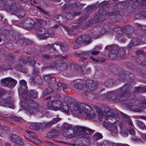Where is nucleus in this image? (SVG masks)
Returning a JSON list of instances; mask_svg holds the SVG:
<instances>
[{
    "label": "nucleus",
    "mask_w": 146,
    "mask_h": 146,
    "mask_svg": "<svg viewBox=\"0 0 146 146\" xmlns=\"http://www.w3.org/2000/svg\"><path fill=\"white\" fill-rule=\"evenodd\" d=\"M132 88L131 83H127L117 92H108L106 94L105 96L108 98H111L115 103L124 101L130 96V91Z\"/></svg>",
    "instance_id": "1"
},
{
    "label": "nucleus",
    "mask_w": 146,
    "mask_h": 146,
    "mask_svg": "<svg viewBox=\"0 0 146 146\" xmlns=\"http://www.w3.org/2000/svg\"><path fill=\"white\" fill-rule=\"evenodd\" d=\"M72 105V107L71 106L70 107V108L72 112L74 114H76L77 113H78V112L80 113H81L83 111L86 113L88 116L90 118L93 117L95 115L93 113H90L88 108L84 106H87L92 109L90 106L88 105L83 104H80L79 106L78 103H74Z\"/></svg>",
    "instance_id": "2"
},
{
    "label": "nucleus",
    "mask_w": 146,
    "mask_h": 146,
    "mask_svg": "<svg viewBox=\"0 0 146 146\" xmlns=\"http://www.w3.org/2000/svg\"><path fill=\"white\" fill-rule=\"evenodd\" d=\"M13 1L8 0L5 3V8L6 11H12L11 14L14 15L19 17H23L26 13V11L24 9L19 10L15 4H12Z\"/></svg>",
    "instance_id": "3"
},
{
    "label": "nucleus",
    "mask_w": 146,
    "mask_h": 146,
    "mask_svg": "<svg viewBox=\"0 0 146 146\" xmlns=\"http://www.w3.org/2000/svg\"><path fill=\"white\" fill-rule=\"evenodd\" d=\"M113 48V50H111L110 53V58L111 59H114L116 58H121L125 56L126 53L124 48L119 49L117 46H114Z\"/></svg>",
    "instance_id": "4"
},
{
    "label": "nucleus",
    "mask_w": 146,
    "mask_h": 146,
    "mask_svg": "<svg viewBox=\"0 0 146 146\" xmlns=\"http://www.w3.org/2000/svg\"><path fill=\"white\" fill-rule=\"evenodd\" d=\"M0 82L2 86L11 89L13 88L17 82L16 80L10 77L2 79L1 80Z\"/></svg>",
    "instance_id": "5"
},
{
    "label": "nucleus",
    "mask_w": 146,
    "mask_h": 146,
    "mask_svg": "<svg viewBox=\"0 0 146 146\" xmlns=\"http://www.w3.org/2000/svg\"><path fill=\"white\" fill-rule=\"evenodd\" d=\"M104 112L105 117L106 120H107L110 117L116 118V120H118L119 118V116L117 113V112L114 110L110 109L108 107L105 106L104 107Z\"/></svg>",
    "instance_id": "6"
},
{
    "label": "nucleus",
    "mask_w": 146,
    "mask_h": 146,
    "mask_svg": "<svg viewBox=\"0 0 146 146\" xmlns=\"http://www.w3.org/2000/svg\"><path fill=\"white\" fill-rule=\"evenodd\" d=\"M108 16L107 12H106L105 11H102V10H98L96 12L94 18V21H95L96 23L101 22L102 21H105L106 19V16Z\"/></svg>",
    "instance_id": "7"
},
{
    "label": "nucleus",
    "mask_w": 146,
    "mask_h": 146,
    "mask_svg": "<svg viewBox=\"0 0 146 146\" xmlns=\"http://www.w3.org/2000/svg\"><path fill=\"white\" fill-rule=\"evenodd\" d=\"M92 41V38L89 36L83 35L80 36L76 40V42L78 44H80L82 43H84L87 45Z\"/></svg>",
    "instance_id": "8"
},
{
    "label": "nucleus",
    "mask_w": 146,
    "mask_h": 146,
    "mask_svg": "<svg viewBox=\"0 0 146 146\" xmlns=\"http://www.w3.org/2000/svg\"><path fill=\"white\" fill-rule=\"evenodd\" d=\"M62 103L59 100H54L48 102L47 106L49 108L52 109L56 111L61 108Z\"/></svg>",
    "instance_id": "9"
},
{
    "label": "nucleus",
    "mask_w": 146,
    "mask_h": 146,
    "mask_svg": "<svg viewBox=\"0 0 146 146\" xmlns=\"http://www.w3.org/2000/svg\"><path fill=\"white\" fill-rule=\"evenodd\" d=\"M34 23V21L30 18L23 20L21 23H20L21 27L29 31L32 30Z\"/></svg>",
    "instance_id": "10"
},
{
    "label": "nucleus",
    "mask_w": 146,
    "mask_h": 146,
    "mask_svg": "<svg viewBox=\"0 0 146 146\" xmlns=\"http://www.w3.org/2000/svg\"><path fill=\"white\" fill-rule=\"evenodd\" d=\"M97 82L91 80H87L86 81V87L83 89L86 92L93 91L97 88Z\"/></svg>",
    "instance_id": "11"
},
{
    "label": "nucleus",
    "mask_w": 146,
    "mask_h": 146,
    "mask_svg": "<svg viewBox=\"0 0 146 146\" xmlns=\"http://www.w3.org/2000/svg\"><path fill=\"white\" fill-rule=\"evenodd\" d=\"M105 30L103 27H98L94 28L91 31V34L94 38H97L98 36L105 33Z\"/></svg>",
    "instance_id": "12"
},
{
    "label": "nucleus",
    "mask_w": 146,
    "mask_h": 146,
    "mask_svg": "<svg viewBox=\"0 0 146 146\" xmlns=\"http://www.w3.org/2000/svg\"><path fill=\"white\" fill-rule=\"evenodd\" d=\"M74 130L77 133L83 132L89 135L92 134L95 131L86 127L80 126H75Z\"/></svg>",
    "instance_id": "13"
},
{
    "label": "nucleus",
    "mask_w": 146,
    "mask_h": 146,
    "mask_svg": "<svg viewBox=\"0 0 146 146\" xmlns=\"http://www.w3.org/2000/svg\"><path fill=\"white\" fill-rule=\"evenodd\" d=\"M34 58L33 57H25L22 58L21 59H20L19 61V63L18 64L17 67L19 68L20 70H22L23 68L22 67L23 66L28 62H33Z\"/></svg>",
    "instance_id": "14"
},
{
    "label": "nucleus",
    "mask_w": 146,
    "mask_h": 146,
    "mask_svg": "<svg viewBox=\"0 0 146 146\" xmlns=\"http://www.w3.org/2000/svg\"><path fill=\"white\" fill-rule=\"evenodd\" d=\"M33 103L35 105L33 106V108H29L26 110V113L29 115L35 114L40 110V108L38 107V104L35 102H33Z\"/></svg>",
    "instance_id": "15"
},
{
    "label": "nucleus",
    "mask_w": 146,
    "mask_h": 146,
    "mask_svg": "<svg viewBox=\"0 0 146 146\" xmlns=\"http://www.w3.org/2000/svg\"><path fill=\"white\" fill-rule=\"evenodd\" d=\"M128 77L127 75L125 74L124 73H123L119 76L118 79L123 82H125L127 80L126 78ZM128 81H133L134 79V76L131 74H130L128 76Z\"/></svg>",
    "instance_id": "16"
},
{
    "label": "nucleus",
    "mask_w": 146,
    "mask_h": 146,
    "mask_svg": "<svg viewBox=\"0 0 146 146\" xmlns=\"http://www.w3.org/2000/svg\"><path fill=\"white\" fill-rule=\"evenodd\" d=\"M71 84L76 89L83 90L84 88L82 80H77L71 82Z\"/></svg>",
    "instance_id": "17"
},
{
    "label": "nucleus",
    "mask_w": 146,
    "mask_h": 146,
    "mask_svg": "<svg viewBox=\"0 0 146 146\" xmlns=\"http://www.w3.org/2000/svg\"><path fill=\"white\" fill-rule=\"evenodd\" d=\"M31 81L35 84L41 85L43 83V80L41 76H31L30 77Z\"/></svg>",
    "instance_id": "18"
},
{
    "label": "nucleus",
    "mask_w": 146,
    "mask_h": 146,
    "mask_svg": "<svg viewBox=\"0 0 146 146\" xmlns=\"http://www.w3.org/2000/svg\"><path fill=\"white\" fill-rule=\"evenodd\" d=\"M44 79L46 82L50 86H53L56 83V79L54 77L51 76L50 74L44 76Z\"/></svg>",
    "instance_id": "19"
},
{
    "label": "nucleus",
    "mask_w": 146,
    "mask_h": 146,
    "mask_svg": "<svg viewBox=\"0 0 146 146\" xmlns=\"http://www.w3.org/2000/svg\"><path fill=\"white\" fill-rule=\"evenodd\" d=\"M75 54L81 57L80 59V63L81 62H82L84 60L87 59V58L89 55V52L83 51L80 52H76Z\"/></svg>",
    "instance_id": "20"
},
{
    "label": "nucleus",
    "mask_w": 146,
    "mask_h": 146,
    "mask_svg": "<svg viewBox=\"0 0 146 146\" xmlns=\"http://www.w3.org/2000/svg\"><path fill=\"white\" fill-rule=\"evenodd\" d=\"M98 6L99 7V10H102V11H105L106 12H107L108 7V2L105 1L99 4Z\"/></svg>",
    "instance_id": "21"
},
{
    "label": "nucleus",
    "mask_w": 146,
    "mask_h": 146,
    "mask_svg": "<svg viewBox=\"0 0 146 146\" xmlns=\"http://www.w3.org/2000/svg\"><path fill=\"white\" fill-rule=\"evenodd\" d=\"M136 62L138 65L143 66L146 65V58L143 55L139 56L138 58H136Z\"/></svg>",
    "instance_id": "22"
},
{
    "label": "nucleus",
    "mask_w": 146,
    "mask_h": 146,
    "mask_svg": "<svg viewBox=\"0 0 146 146\" xmlns=\"http://www.w3.org/2000/svg\"><path fill=\"white\" fill-rule=\"evenodd\" d=\"M24 91V92H19V94H21L23 98L26 100L30 101L31 95L30 94V91H29L27 89Z\"/></svg>",
    "instance_id": "23"
},
{
    "label": "nucleus",
    "mask_w": 146,
    "mask_h": 146,
    "mask_svg": "<svg viewBox=\"0 0 146 146\" xmlns=\"http://www.w3.org/2000/svg\"><path fill=\"white\" fill-rule=\"evenodd\" d=\"M117 6L115 5L113 7V11H112L107 12L108 16H116L119 15L120 13L118 9H117Z\"/></svg>",
    "instance_id": "24"
},
{
    "label": "nucleus",
    "mask_w": 146,
    "mask_h": 146,
    "mask_svg": "<svg viewBox=\"0 0 146 146\" xmlns=\"http://www.w3.org/2000/svg\"><path fill=\"white\" fill-rule=\"evenodd\" d=\"M20 87L19 92H24V90L27 89V82L24 80H22L20 81Z\"/></svg>",
    "instance_id": "25"
},
{
    "label": "nucleus",
    "mask_w": 146,
    "mask_h": 146,
    "mask_svg": "<svg viewBox=\"0 0 146 146\" xmlns=\"http://www.w3.org/2000/svg\"><path fill=\"white\" fill-rule=\"evenodd\" d=\"M143 101L141 102V106H140L137 105H131L129 107V109L130 110L133 111L134 112H139L140 111H141L142 110V107L143 108H145L146 107V106L145 107L142 106V102Z\"/></svg>",
    "instance_id": "26"
},
{
    "label": "nucleus",
    "mask_w": 146,
    "mask_h": 146,
    "mask_svg": "<svg viewBox=\"0 0 146 146\" xmlns=\"http://www.w3.org/2000/svg\"><path fill=\"white\" fill-rule=\"evenodd\" d=\"M97 5L96 4H93L88 5L85 9V11L87 13V15H89L91 13L93 10H96L97 9Z\"/></svg>",
    "instance_id": "27"
},
{
    "label": "nucleus",
    "mask_w": 146,
    "mask_h": 146,
    "mask_svg": "<svg viewBox=\"0 0 146 146\" xmlns=\"http://www.w3.org/2000/svg\"><path fill=\"white\" fill-rule=\"evenodd\" d=\"M58 134L59 133L56 130H53L48 133L46 137L49 138H54L58 136Z\"/></svg>",
    "instance_id": "28"
},
{
    "label": "nucleus",
    "mask_w": 146,
    "mask_h": 146,
    "mask_svg": "<svg viewBox=\"0 0 146 146\" xmlns=\"http://www.w3.org/2000/svg\"><path fill=\"white\" fill-rule=\"evenodd\" d=\"M1 102L2 103H5L4 106H6L8 105V106L10 108H12L13 106V104L12 102L8 99H3Z\"/></svg>",
    "instance_id": "29"
},
{
    "label": "nucleus",
    "mask_w": 146,
    "mask_h": 146,
    "mask_svg": "<svg viewBox=\"0 0 146 146\" xmlns=\"http://www.w3.org/2000/svg\"><path fill=\"white\" fill-rule=\"evenodd\" d=\"M57 64L56 62H54L49 66L43 67L42 68V70H44L45 69H54L57 67Z\"/></svg>",
    "instance_id": "30"
},
{
    "label": "nucleus",
    "mask_w": 146,
    "mask_h": 146,
    "mask_svg": "<svg viewBox=\"0 0 146 146\" xmlns=\"http://www.w3.org/2000/svg\"><path fill=\"white\" fill-rule=\"evenodd\" d=\"M133 30V28L132 27L129 25H128L125 27H124L123 31L126 34L129 35L132 33Z\"/></svg>",
    "instance_id": "31"
},
{
    "label": "nucleus",
    "mask_w": 146,
    "mask_h": 146,
    "mask_svg": "<svg viewBox=\"0 0 146 146\" xmlns=\"http://www.w3.org/2000/svg\"><path fill=\"white\" fill-rule=\"evenodd\" d=\"M120 114L121 116L125 119L126 121L129 125L131 126H133V124L131 122V121L127 115L122 112H120Z\"/></svg>",
    "instance_id": "32"
},
{
    "label": "nucleus",
    "mask_w": 146,
    "mask_h": 146,
    "mask_svg": "<svg viewBox=\"0 0 146 146\" xmlns=\"http://www.w3.org/2000/svg\"><path fill=\"white\" fill-rule=\"evenodd\" d=\"M72 125L65 123L64 124L63 127V131L64 132H68V131L70 130L71 131V130H73L72 128Z\"/></svg>",
    "instance_id": "33"
},
{
    "label": "nucleus",
    "mask_w": 146,
    "mask_h": 146,
    "mask_svg": "<svg viewBox=\"0 0 146 146\" xmlns=\"http://www.w3.org/2000/svg\"><path fill=\"white\" fill-rule=\"evenodd\" d=\"M137 2L141 4L139 7L140 10L144 9H146V0H137Z\"/></svg>",
    "instance_id": "34"
},
{
    "label": "nucleus",
    "mask_w": 146,
    "mask_h": 146,
    "mask_svg": "<svg viewBox=\"0 0 146 146\" xmlns=\"http://www.w3.org/2000/svg\"><path fill=\"white\" fill-rule=\"evenodd\" d=\"M49 36V34L47 31H44V33H43L40 35H37V36L41 39H45Z\"/></svg>",
    "instance_id": "35"
},
{
    "label": "nucleus",
    "mask_w": 146,
    "mask_h": 146,
    "mask_svg": "<svg viewBox=\"0 0 146 146\" xmlns=\"http://www.w3.org/2000/svg\"><path fill=\"white\" fill-rule=\"evenodd\" d=\"M84 4L80 3L79 2L73 3H70V5L71 9L73 8H78L79 7L85 5Z\"/></svg>",
    "instance_id": "36"
},
{
    "label": "nucleus",
    "mask_w": 146,
    "mask_h": 146,
    "mask_svg": "<svg viewBox=\"0 0 146 146\" xmlns=\"http://www.w3.org/2000/svg\"><path fill=\"white\" fill-rule=\"evenodd\" d=\"M145 89L144 87H135L133 89L132 92L134 93L143 92L144 91Z\"/></svg>",
    "instance_id": "37"
},
{
    "label": "nucleus",
    "mask_w": 146,
    "mask_h": 146,
    "mask_svg": "<svg viewBox=\"0 0 146 146\" xmlns=\"http://www.w3.org/2000/svg\"><path fill=\"white\" fill-rule=\"evenodd\" d=\"M110 130L111 132V134L113 135L114 134H117L118 131L117 127L115 125H113L111 126L110 128Z\"/></svg>",
    "instance_id": "38"
},
{
    "label": "nucleus",
    "mask_w": 146,
    "mask_h": 146,
    "mask_svg": "<svg viewBox=\"0 0 146 146\" xmlns=\"http://www.w3.org/2000/svg\"><path fill=\"white\" fill-rule=\"evenodd\" d=\"M60 48L62 51L63 52H66L68 50V45L66 43H62L60 45Z\"/></svg>",
    "instance_id": "39"
},
{
    "label": "nucleus",
    "mask_w": 146,
    "mask_h": 146,
    "mask_svg": "<svg viewBox=\"0 0 146 146\" xmlns=\"http://www.w3.org/2000/svg\"><path fill=\"white\" fill-rule=\"evenodd\" d=\"M53 89L50 87H48L46 88L43 92V96H46L50 94L53 91Z\"/></svg>",
    "instance_id": "40"
},
{
    "label": "nucleus",
    "mask_w": 146,
    "mask_h": 146,
    "mask_svg": "<svg viewBox=\"0 0 146 146\" xmlns=\"http://www.w3.org/2000/svg\"><path fill=\"white\" fill-rule=\"evenodd\" d=\"M143 17L146 19V11H142L138 13L135 16V18H137L138 17Z\"/></svg>",
    "instance_id": "41"
},
{
    "label": "nucleus",
    "mask_w": 146,
    "mask_h": 146,
    "mask_svg": "<svg viewBox=\"0 0 146 146\" xmlns=\"http://www.w3.org/2000/svg\"><path fill=\"white\" fill-rule=\"evenodd\" d=\"M103 137L102 134L99 133H97L95 134L93 136V138L94 141H96Z\"/></svg>",
    "instance_id": "42"
},
{
    "label": "nucleus",
    "mask_w": 146,
    "mask_h": 146,
    "mask_svg": "<svg viewBox=\"0 0 146 146\" xmlns=\"http://www.w3.org/2000/svg\"><path fill=\"white\" fill-rule=\"evenodd\" d=\"M63 17L60 15H56L54 17V20L58 23L60 24L61 21L63 20Z\"/></svg>",
    "instance_id": "43"
},
{
    "label": "nucleus",
    "mask_w": 146,
    "mask_h": 146,
    "mask_svg": "<svg viewBox=\"0 0 146 146\" xmlns=\"http://www.w3.org/2000/svg\"><path fill=\"white\" fill-rule=\"evenodd\" d=\"M26 38H22L16 42V43L20 46H26Z\"/></svg>",
    "instance_id": "44"
},
{
    "label": "nucleus",
    "mask_w": 146,
    "mask_h": 146,
    "mask_svg": "<svg viewBox=\"0 0 146 146\" xmlns=\"http://www.w3.org/2000/svg\"><path fill=\"white\" fill-rule=\"evenodd\" d=\"M105 84L107 87H111L113 85L114 82L112 80L108 79L105 82Z\"/></svg>",
    "instance_id": "45"
},
{
    "label": "nucleus",
    "mask_w": 146,
    "mask_h": 146,
    "mask_svg": "<svg viewBox=\"0 0 146 146\" xmlns=\"http://www.w3.org/2000/svg\"><path fill=\"white\" fill-rule=\"evenodd\" d=\"M54 47V44H48L47 45L44 46L43 47V48L45 50H48L50 48H52L54 50H56V48H57L56 46H55V48Z\"/></svg>",
    "instance_id": "46"
},
{
    "label": "nucleus",
    "mask_w": 146,
    "mask_h": 146,
    "mask_svg": "<svg viewBox=\"0 0 146 146\" xmlns=\"http://www.w3.org/2000/svg\"><path fill=\"white\" fill-rule=\"evenodd\" d=\"M113 144L112 142L107 141H104L101 144L100 146H113Z\"/></svg>",
    "instance_id": "47"
},
{
    "label": "nucleus",
    "mask_w": 146,
    "mask_h": 146,
    "mask_svg": "<svg viewBox=\"0 0 146 146\" xmlns=\"http://www.w3.org/2000/svg\"><path fill=\"white\" fill-rule=\"evenodd\" d=\"M131 43L134 46L137 45L140 42L139 39L137 38H133L132 39Z\"/></svg>",
    "instance_id": "48"
},
{
    "label": "nucleus",
    "mask_w": 146,
    "mask_h": 146,
    "mask_svg": "<svg viewBox=\"0 0 146 146\" xmlns=\"http://www.w3.org/2000/svg\"><path fill=\"white\" fill-rule=\"evenodd\" d=\"M93 24V20L92 19H90V20H89L86 22L84 25L85 26V29L87 28H88L89 27H90L92 26ZM83 29L84 28H83L84 27H82Z\"/></svg>",
    "instance_id": "49"
},
{
    "label": "nucleus",
    "mask_w": 146,
    "mask_h": 146,
    "mask_svg": "<svg viewBox=\"0 0 146 146\" xmlns=\"http://www.w3.org/2000/svg\"><path fill=\"white\" fill-rule=\"evenodd\" d=\"M60 109L61 111L67 113L68 112L69 109L68 105L66 104L65 105H63L62 108Z\"/></svg>",
    "instance_id": "50"
},
{
    "label": "nucleus",
    "mask_w": 146,
    "mask_h": 146,
    "mask_svg": "<svg viewBox=\"0 0 146 146\" xmlns=\"http://www.w3.org/2000/svg\"><path fill=\"white\" fill-rule=\"evenodd\" d=\"M90 58L92 60L96 62H104L105 61V59L104 58H103L102 59L99 58L98 59H97L96 58H94L93 56H91L90 57Z\"/></svg>",
    "instance_id": "51"
},
{
    "label": "nucleus",
    "mask_w": 146,
    "mask_h": 146,
    "mask_svg": "<svg viewBox=\"0 0 146 146\" xmlns=\"http://www.w3.org/2000/svg\"><path fill=\"white\" fill-rule=\"evenodd\" d=\"M89 16V15H84L80 17L79 19L80 23L85 22Z\"/></svg>",
    "instance_id": "52"
},
{
    "label": "nucleus",
    "mask_w": 146,
    "mask_h": 146,
    "mask_svg": "<svg viewBox=\"0 0 146 146\" xmlns=\"http://www.w3.org/2000/svg\"><path fill=\"white\" fill-rule=\"evenodd\" d=\"M137 125L141 128L145 129H146V127L144 124L142 122L137 121Z\"/></svg>",
    "instance_id": "53"
},
{
    "label": "nucleus",
    "mask_w": 146,
    "mask_h": 146,
    "mask_svg": "<svg viewBox=\"0 0 146 146\" xmlns=\"http://www.w3.org/2000/svg\"><path fill=\"white\" fill-rule=\"evenodd\" d=\"M19 137L17 135L12 134L10 136L11 141L14 143L16 142Z\"/></svg>",
    "instance_id": "54"
},
{
    "label": "nucleus",
    "mask_w": 146,
    "mask_h": 146,
    "mask_svg": "<svg viewBox=\"0 0 146 146\" xmlns=\"http://www.w3.org/2000/svg\"><path fill=\"white\" fill-rule=\"evenodd\" d=\"M71 9L70 4H65L62 7V11H66V10H69Z\"/></svg>",
    "instance_id": "55"
},
{
    "label": "nucleus",
    "mask_w": 146,
    "mask_h": 146,
    "mask_svg": "<svg viewBox=\"0 0 146 146\" xmlns=\"http://www.w3.org/2000/svg\"><path fill=\"white\" fill-rule=\"evenodd\" d=\"M88 64V63L87 62H84V65H82L80 66V68L82 70V72L83 74H85L86 67Z\"/></svg>",
    "instance_id": "56"
},
{
    "label": "nucleus",
    "mask_w": 146,
    "mask_h": 146,
    "mask_svg": "<svg viewBox=\"0 0 146 146\" xmlns=\"http://www.w3.org/2000/svg\"><path fill=\"white\" fill-rule=\"evenodd\" d=\"M30 92L31 98L32 97L33 98H35L37 97V92L36 91L34 90H31L30 91Z\"/></svg>",
    "instance_id": "57"
},
{
    "label": "nucleus",
    "mask_w": 146,
    "mask_h": 146,
    "mask_svg": "<svg viewBox=\"0 0 146 146\" xmlns=\"http://www.w3.org/2000/svg\"><path fill=\"white\" fill-rule=\"evenodd\" d=\"M70 131L72 133L69 134V132H66V137L67 139L71 138L73 137L74 136V131L73 130H71Z\"/></svg>",
    "instance_id": "58"
},
{
    "label": "nucleus",
    "mask_w": 146,
    "mask_h": 146,
    "mask_svg": "<svg viewBox=\"0 0 146 146\" xmlns=\"http://www.w3.org/2000/svg\"><path fill=\"white\" fill-rule=\"evenodd\" d=\"M114 31L117 34H121L123 31V29L122 28L120 27H118L114 29Z\"/></svg>",
    "instance_id": "59"
},
{
    "label": "nucleus",
    "mask_w": 146,
    "mask_h": 146,
    "mask_svg": "<svg viewBox=\"0 0 146 146\" xmlns=\"http://www.w3.org/2000/svg\"><path fill=\"white\" fill-rule=\"evenodd\" d=\"M36 7L42 13H43L45 15H48L49 14V13L48 12L46 11L44 9L42 8H41L40 7L38 6H36Z\"/></svg>",
    "instance_id": "60"
},
{
    "label": "nucleus",
    "mask_w": 146,
    "mask_h": 146,
    "mask_svg": "<svg viewBox=\"0 0 146 146\" xmlns=\"http://www.w3.org/2000/svg\"><path fill=\"white\" fill-rule=\"evenodd\" d=\"M114 46H117L115 45H108L106 46L105 48V49L107 50H110V52H109L108 54L109 56L110 57V53L111 51V50H113V47H114Z\"/></svg>",
    "instance_id": "61"
},
{
    "label": "nucleus",
    "mask_w": 146,
    "mask_h": 146,
    "mask_svg": "<svg viewBox=\"0 0 146 146\" xmlns=\"http://www.w3.org/2000/svg\"><path fill=\"white\" fill-rule=\"evenodd\" d=\"M20 35L17 33L13 35L12 40H17L20 38Z\"/></svg>",
    "instance_id": "62"
},
{
    "label": "nucleus",
    "mask_w": 146,
    "mask_h": 146,
    "mask_svg": "<svg viewBox=\"0 0 146 146\" xmlns=\"http://www.w3.org/2000/svg\"><path fill=\"white\" fill-rule=\"evenodd\" d=\"M44 31H45L44 28L43 27H41L39 29H38L37 30V31H36V32L37 35H40L43 33H44Z\"/></svg>",
    "instance_id": "63"
},
{
    "label": "nucleus",
    "mask_w": 146,
    "mask_h": 146,
    "mask_svg": "<svg viewBox=\"0 0 146 146\" xmlns=\"http://www.w3.org/2000/svg\"><path fill=\"white\" fill-rule=\"evenodd\" d=\"M43 57L44 60H47L51 59L52 58V56L50 55L45 54L43 55Z\"/></svg>",
    "instance_id": "64"
}]
</instances>
